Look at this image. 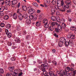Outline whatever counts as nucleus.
<instances>
[{"label": "nucleus", "mask_w": 76, "mask_h": 76, "mask_svg": "<svg viewBox=\"0 0 76 76\" xmlns=\"http://www.w3.org/2000/svg\"><path fill=\"white\" fill-rule=\"evenodd\" d=\"M47 62V59H44L43 60V63L44 64L41 65L42 71H44V70H45V69H47L48 68V65Z\"/></svg>", "instance_id": "obj_1"}, {"label": "nucleus", "mask_w": 76, "mask_h": 76, "mask_svg": "<svg viewBox=\"0 0 76 76\" xmlns=\"http://www.w3.org/2000/svg\"><path fill=\"white\" fill-rule=\"evenodd\" d=\"M28 12L29 15H32L34 13V9L33 8H31L28 11Z\"/></svg>", "instance_id": "obj_2"}, {"label": "nucleus", "mask_w": 76, "mask_h": 76, "mask_svg": "<svg viewBox=\"0 0 76 76\" xmlns=\"http://www.w3.org/2000/svg\"><path fill=\"white\" fill-rule=\"evenodd\" d=\"M60 42H62V43H64V42H66V39L65 38L63 37H61L60 39Z\"/></svg>", "instance_id": "obj_3"}, {"label": "nucleus", "mask_w": 76, "mask_h": 76, "mask_svg": "<svg viewBox=\"0 0 76 76\" xmlns=\"http://www.w3.org/2000/svg\"><path fill=\"white\" fill-rule=\"evenodd\" d=\"M23 18H24L25 19H27L28 18V15H27V13L26 12H24L23 14Z\"/></svg>", "instance_id": "obj_4"}, {"label": "nucleus", "mask_w": 76, "mask_h": 76, "mask_svg": "<svg viewBox=\"0 0 76 76\" xmlns=\"http://www.w3.org/2000/svg\"><path fill=\"white\" fill-rule=\"evenodd\" d=\"M66 4H70L72 3V1L70 0H66L65 1Z\"/></svg>", "instance_id": "obj_5"}, {"label": "nucleus", "mask_w": 76, "mask_h": 76, "mask_svg": "<svg viewBox=\"0 0 76 76\" xmlns=\"http://www.w3.org/2000/svg\"><path fill=\"white\" fill-rule=\"evenodd\" d=\"M18 17L19 19L20 20H22L23 18V14H19Z\"/></svg>", "instance_id": "obj_6"}, {"label": "nucleus", "mask_w": 76, "mask_h": 76, "mask_svg": "<svg viewBox=\"0 0 76 76\" xmlns=\"http://www.w3.org/2000/svg\"><path fill=\"white\" fill-rule=\"evenodd\" d=\"M26 23L29 25V24H31V21L29 19H26Z\"/></svg>", "instance_id": "obj_7"}, {"label": "nucleus", "mask_w": 76, "mask_h": 76, "mask_svg": "<svg viewBox=\"0 0 76 76\" xmlns=\"http://www.w3.org/2000/svg\"><path fill=\"white\" fill-rule=\"evenodd\" d=\"M22 7L23 8V9L26 12V10H27V7L25 5H23L22 6Z\"/></svg>", "instance_id": "obj_8"}, {"label": "nucleus", "mask_w": 76, "mask_h": 76, "mask_svg": "<svg viewBox=\"0 0 76 76\" xmlns=\"http://www.w3.org/2000/svg\"><path fill=\"white\" fill-rule=\"evenodd\" d=\"M41 24V23L40 21H37L36 23V25L37 26H39Z\"/></svg>", "instance_id": "obj_9"}, {"label": "nucleus", "mask_w": 76, "mask_h": 76, "mask_svg": "<svg viewBox=\"0 0 76 76\" xmlns=\"http://www.w3.org/2000/svg\"><path fill=\"white\" fill-rule=\"evenodd\" d=\"M18 18V15L15 13L13 15V18L14 19H16Z\"/></svg>", "instance_id": "obj_10"}, {"label": "nucleus", "mask_w": 76, "mask_h": 76, "mask_svg": "<svg viewBox=\"0 0 76 76\" xmlns=\"http://www.w3.org/2000/svg\"><path fill=\"white\" fill-rule=\"evenodd\" d=\"M21 10L22 9H21L20 8L18 9L17 10V13H18V14H20V13H21L20 12H22Z\"/></svg>", "instance_id": "obj_11"}, {"label": "nucleus", "mask_w": 76, "mask_h": 76, "mask_svg": "<svg viewBox=\"0 0 76 76\" xmlns=\"http://www.w3.org/2000/svg\"><path fill=\"white\" fill-rule=\"evenodd\" d=\"M43 23H48V21L47 18H45L43 21Z\"/></svg>", "instance_id": "obj_12"}, {"label": "nucleus", "mask_w": 76, "mask_h": 76, "mask_svg": "<svg viewBox=\"0 0 76 76\" xmlns=\"http://www.w3.org/2000/svg\"><path fill=\"white\" fill-rule=\"evenodd\" d=\"M70 4H66V6H64V8L68 9L70 7Z\"/></svg>", "instance_id": "obj_13"}, {"label": "nucleus", "mask_w": 76, "mask_h": 76, "mask_svg": "<svg viewBox=\"0 0 76 76\" xmlns=\"http://www.w3.org/2000/svg\"><path fill=\"white\" fill-rule=\"evenodd\" d=\"M54 27H53V26H50L48 28V29H49V30H50L51 31H53L54 30Z\"/></svg>", "instance_id": "obj_14"}, {"label": "nucleus", "mask_w": 76, "mask_h": 76, "mask_svg": "<svg viewBox=\"0 0 76 76\" xmlns=\"http://www.w3.org/2000/svg\"><path fill=\"white\" fill-rule=\"evenodd\" d=\"M17 2L18 1L16 0H13L12 1V5H15V4H17Z\"/></svg>", "instance_id": "obj_15"}, {"label": "nucleus", "mask_w": 76, "mask_h": 76, "mask_svg": "<svg viewBox=\"0 0 76 76\" xmlns=\"http://www.w3.org/2000/svg\"><path fill=\"white\" fill-rule=\"evenodd\" d=\"M51 19L53 21H56L57 19H56V17L54 16H52L51 17Z\"/></svg>", "instance_id": "obj_16"}, {"label": "nucleus", "mask_w": 76, "mask_h": 76, "mask_svg": "<svg viewBox=\"0 0 76 76\" xmlns=\"http://www.w3.org/2000/svg\"><path fill=\"white\" fill-rule=\"evenodd\" d=\"M4 10V7H2L0 8V12H3Z\"/></svg>", "instance_id": "obj_17"}, {"label": "nucleus", "mask_w": 76, "mask_h": 76, "mask_svg": "<svg viewBox=\"0 0 76 76\" xmlns=\"http://www.w3.org/2000/svg\"><path fill=\"white\" fill-rule=\"evenodd\" d=\"M10 0H7L5 1V3L6 5H9V4H10Z\"/></svg>", "instance_id": "obj_18"}, {"label": "nucleus", "mask_w": 76, "mask_h": 76, "mask_svg": "<svg viewBox=\"0 0 76 76\" xmlns=\"http://www.w3.org/2000/svg\"><path fill=\"white\" fill-rule=\"evenodd\" d=\"M8 69L10 71H13L14 70V68L13 67H10Z\"/></svg>", "instance_id": "obj_19"}, {"label": "nucleus", "mask_w": 76, "mask_h": 76, "mask_svg": "<svg viewBox=\"0 0 76 76\" xmlns=\"http://www.w3.org/2000/svg\"><path fill=\"white\" fill-rule=\"evenodd\" d=\"M9 16L7 15H5L4 16V19L5 20H7L9 18Z\"/></svg>", "instance_id": "obj_20"}, {"label": "nucleus", "mask_w": 76, "mask_h": 76, "mask_svg": "<svg viewBox=\"0 0 76 76\" xmlns=\"http://www.w3.org/2000/svg\"><path fill=\"white\" fill-rule=\"evenodd\" d=\"M15 41L16 42H18V43H20V40L19 39L16 38L15 39Z\"/></svg>", "instance_id": "obj_21"}, {"label": "nucleus", "mask_w": 76, "mask_h": 76, "mask_svg": "<svg viewBox=\"0 0 76 76\" xmlns=\"http://www.w3.org/2000/svg\"><path fill=\"white\" fill-rule=\"evenodd\" d=\"M11 27V25L9 24H7L6 25V27L8 29H10Z\"/></svg>", "instance_id": "obj_22"}, {"label": "nucleus", "mask_w": 76, "mask_h": 76, "mask_svg": "<svg viewBox=\"0 0 76 76\" xmlns=\"http://www.w3.org/2000/svg\"><path fill=\"white\" fill-rule=\"evenodd\" d=\"M32 4L34 6L37 7H38V4L37 3L35 2H34L32 3Z\"/></svg>", "instance_id": "obj_23"}, {"label": "nucleus", "mask_w": 76, "mask_h": 76, "mask_svg": "<svg viewBox=\"0 0 76 76\" xmlns=\"http://www.w3.org/2000/svg\"><path fill=\"white\" fill-rule=\"evenodd\" d=\"M20 26H19V25H17L16 28L17 30H18V31H20Z\"/></svg>", "instance_id": "obj_24"}, {"label": "nucleus", "mask_w": 76, "mask_h": 76, "mask_svg": "<svg viewBox=\"0 0 76 76\" xmlns=\"http://www.w3.org/2000/svg\"><path fill=\"white\" fill-rule=\"evenodd\" d=\"M12 33L10 32L8 33V34L7 35V37L9 38H11L12 37Z\"/></svg>", "instance_id": "obj_25"}, {"label": "nucleus", "mask_w": 76, "mask_h": 76, "mask_svg": "<svg viewBox=\"0 0 76 76\" xmlns=\"http://www.w3.org/2000/svg\"><path fill=\"white\" fill-rule=\"evenodd\" d=\"M11 75H12V76H16V75H17V73L16 72H12L11 73Z\"/></svg>", "instance_id": "obj_26"}, {"label": "nucleus", "mask_w": 76, "mask_h": 76, "mask_svg": "<svg viewBox=\"0 0 76 76\" xmlns=\"http://www.w3.org/2000/svg\"><path fill=\"white\" fill-rule=\"evenodd\" d=\"M70 29L72 31H75L76 29V28L75 26H72L70 28Z\"/></svg>", "instance_id": "obj_27"}, {"label": "nucleus", "mask_w": 76, "mask_h": 76, "mask_svg": "<svg viewBox=\"0 0 76 76\" xmlns=\"http://www.w3.org/2000/svg\"><path fill=\"white\" fill-rule=\"evenodd\" d=\"M49 75L50 76H54V73H53L52 71H50L49 73Z\"/></svg>", "instance_id": "obj_28"}, {"label": "nucleus", "mask_w": 76, "mask_h": 76, "mask_svg": "<svg viewBox=\"0 0 76 76\" xmlns=\"http://www.w3.org/2000/svg\"><path fill=\"white\" fill-rule=\"evenodd\" d=\"M61 6H62L63 7H64V1L63 0L61 1Z\"/></svg>", "instance_id": "obj_29"}, {"label": "nucleus", "mask_w": 76, "mask_h": 76, "mask_svg": "<svg viewBox=\"0 0 76 76\" xmlns=\"http://www.w3.org/2000/svg\"><path fill=\"white\" fill-rule=\"evenodd\" d=\"M44 26L45 28H48V26H49L48 24V23H46L45 24H44Z\"/></svg>", "instance_id": "obj_30"}, {"label": "nucleus", "mask_w": 76, "mask_h": 76, "mask_svg": "<svg viewBox=\"0 0 76 76\" xmlns=\"http://www.w3.org/2000/svg\"><path fill=\"white\" fill-rule=\"evenodd\" d=\"M70 70V68L69 67H67L65 69V70L67 72H69Z\"/></svg>", "instance_id": "obj_31"}, {"label": "nucleus", "mask_w": 76, "mask_h": 76, "mask_svg": "<svg viewBox=\"0 0 76 76\" xmlns=\"http://www.w3.org/2000/svg\"><path fill=\"white\" fill-rule=\"evenodd\" d=\"M62 72L64 75H65L66 76V75H67V72H66V71H63Z\"/></svg>", "instance_id": "obj_32"}, {"label": "nucleus", "mask_w": 76, "mask_h": 76, "mask_svg": "<svg viewBox=\"0 0 76 76\" xmlns=\"http://www.w3.org/2000/svg\"><path fill=\"white\" fill-rule=\"evenodd\" d=\"M63 43L62 42H59L58 43L59 47H62V45H63Z\"/></svg>", "instance_id": "obj_33"}, {"label": "nucleus", "mask_w": 76, "mask_h": 76, "mask_svg": "<svg viewBox=\"0 0 76 76\" xmlns=\"http://www.w3.org/2000/svg\"><path fill=\"white\" fill-rule=\"evenodd\" d=\"M58 29L60 31H61V30H62V27H61V25L58 26Z\"/></svg>", "instance_id": "obj_34"}, {"label": "nucleus", "mask_w": 76, "mask_h": 76, "mask_svg": "<svg viewBox=\"0 0 76 76\" xmlns=\"http://www.w3.org/2000/svg\"><path fill=\"white\" fill-rule=\"evenodd\" d=\"M56 23L54 22H52L51 23L52 26L54 27H55V25H56Z\"/></svg>", "instance_id": "obj_35"}, {"label": "nucleus", "mask_w": 76, "mask_h": 76, "mask_svg": "<svg viewBox=\"0 0 76 76\" xmlns=\"http://www.w3.org/2000/svg\"><path fill=\"white\" fill-rule=\"evenodd\" d=\"M4 1L3 0L0 1V4H1V5H3V4H4Z\"/></svg>", "instance_id": "obj_36"}, {"label": "nucleus", "mask_w": 76, "mask_h": 76, "mask_svg": "<svg viewBox=\"0 0 76 76\" xmlns=\"http://www.w3.org/2000/svg\"><path fill=\"white\" fill-rule=\"evenodd\" d=\"M62 28H66V24L64 23H62Z\"/></svg>", "instance_id": "obj_37"}, {"label": "nucleus", "mask_w": 76, "mask_h": 76, "mask_svg": "<svg viewBox=\"0 0 76 76\" xmlns=\"http://www.w3.org/2000/svg\"><path fill=\"white\" fill-rule=\"evenodd\" d=\"M60 22L61 23H64V22H65V20L64 19L62 18L61 19V20Z\"/></svg>", "instance_id": "obj_38"}, {"label": "nucleus", "mask_w": 76, "mask_h": 76, "mask_svg": "<svg viewBox=\"0 0 76 76\" xmlns=\"http://www.w3.org/2000/svg\"><path fill=\"white\" fill-rule=\"evenodd\" d=\"M4 73V71L2 69H0V73L2 74Z\"/></svg>", "instance_id": "obj_39"}, {"label": "nucleus", "mask_w": 76, "mask_h": 76, "mask_svg": "<svg viewBox=\"0 0 76 76\" xmlns=\"http://www.w3.org/2000/svg\"><path fill=\"white\" fill-rule=\"evenodd\" d=\"M75 38V35H71V39H74Z\"/></svg>", "instance_id": "obj_40"}, {"label": "nucleus", "mask_w": 76, "mask_h": 76, "mask_svg": "<svg viewBox=\"0 0 76 76\" xmlns=\"http://www.w3.org/2000/svg\"><path fill=\"white\" fill-rule=\"evenodd\" d=\"M52 63H53V64L55 65V66H56L57 65V62L55 61H52Z\"/></svg>", "instance_id": "obj_41"}, {"label": "nucleus", "mask_w": 76, "mask_h": 76, "mask_svg": "<svg viewBox=\"0 0 76 76\" xmlns=\"http://www.w3.org/2000/svg\"><path fill=\"white\" fill-rule=\"evenodd\" d=\"M55 31L56 32L58 33V32H59V29H58L57 28H55Z\"/></svg>", "instance_id": "obj_42"}, {"label": "nucleus", "mask_w": 76, "mask_h": 76, "mask_svg": "<svg viewBox=\"0 0 76 76\" xmlns=\"http://www.w3.org/2000/svg\"><path fill=\"white\" fill-rule=\"evenodd\" d=\"M65 45H66L67 46H68L69 45V41H67L65 43Z\"/></svg>", "instance_id": "obj_43"}, {"label": "nucleus", "mask_w": 76, "mask_h": 76, "mask_svg": "<svg viewBox=\"0 0 76 76\" xmlns=\"http://www.w3.org/2000/svg\"><path fill=\"white\" fill-rule=\"evenodd\" d=\"M51 10L52 12H56L55 8H52Z\"/></svg>", "instance_id": "obj_44"}, {"label": "nucleus", "mask_w": 76, "mask_h": 76, "mask_svg": "<svg viewBox=\"0 0 76 76\" xmlns=\"http://www.w3.org/2000/svg\"><path fill=\"white\" fill-rule=\"evenodd\" d=\"M43 73L44 75H47V72L46 71H44V70H43Z\"/></svg>", "instance_id": "obj_45"}, {"label": "nucleus", "mask_w": 76, "mask_h": 76, "mask_svg": "<svg viewBox=\"0 0 76 76\" xmlns=\"http://www.w3.org/2000/svg\"><path fill=\"white\" fill-rule=\"evenodd\" d=\"M1 26L2 28L4 26V23H1Z\"/></svg>", "instance_id": "obj_46"}, {"label": "nucleus", "mask_w": 76, "mask_h": 76, "mask_svg": "<svg viewBox=\"0 0 76 76\" xmlns=\"http://www.w3.org/2000/svg\"><path fill=\"white\" fill-rule=\"evenodd\" d=\"M57 22H60L61 20L60 18V17H58V18L57 19Z\"/></svg>", "instance_id": "obj_47"}, {"label": "nucleus", "mask_w": 76, "mask_h": 76, "mask_svg": "<svg viewBox=\"0 0 76 76\" xmlns=\"http://www.w3.org/2000/svg\"><path fill=\"white\" fill-rule=\"evenodd\" d=\"M72 42H73V41L72 40H69L68 41V42L69 44H72Z\"/></svg>", "instance_id": "obj_48"}, {"label": "nucleus", "mask_w": 76, "mask_h": 76, "mask_svg": "<svg viewBox=\"0 0 76 76\" xmlns=\"http://www.w3.org/2000/svg\"><path fill=\"white\" fill-rule=\"evenodd\" d=\"M61 3V1L60 0H58L57 1V4L58 5L59 4H60Z\"/></svg>", "instance_id": "obj_49"}, {"label": "nucleus", "mask_w": 76, "mask_h": 76, "mask_svg": "<svg viewBox=\"0 0 76 76\" xmlns=\"http://www.w3.org/2000/svg\"><path fill=\"white\" fill-rule=\"evenodd\" d=\"M29 18L30 19H33V18H34V17H33V16L32 15H31L29 16Z\"/></svg>", "instance_id": "obj_50"}, {"label": "nucleus", "mask_w": 76, "mask_h": 76, "mask_svg": "<svg viewBox=\"0 0 76 76\" xmlns=\"http://www.w3.org/2000/svg\"><path fill=\"white\" fill-rule=\"evenodd\" d=\"M5 31L6 34H8V33L9 32V30L8 29H5Z\"/></svg>", "instance_id": "obj_51"}, {"label": "nucleus", "mask_w": 76, "mask_h": 76, "mask_svg": "<svg viewBox=\"0 0 76 76\" xmlns=\"http://www.w3.org/2000/svg\"><path fill=\"white\" fill-rule=\"evenodd\" d=\"M37 61L39 64H41V63H42V61L41 60H38Z\"/></svg>", "instance_id": "obj_52"}, {"label": "nucleus", "mask_w": 76, "mask_h": 76, "mask_svg": "<svg viewBox=\"0 0 76 76\" xmlns=\"http://www.w3.org/2000/svg\"><path fill=\"white\" fill-rule=\"evenodd\" d=\"M15 59H16V58L13 57L12 58H11V60L12 61H15Z\"/></svg>", "instance_id": "obj_53"}, {"label": "nucleus", "mask_w": 76, "mask_h": 76, "mask_svg": "<svg viewBox=\"0 0 76 76\" xmlns=\"http://www.w3.org/2000/svg\"><path fill=\"white\" fill-rule=\"evenodd\" d=\"M20 3H18V5H17L18 8H19V7H20Z\"/></svg>", "instance_id": "obj_54"}, {"label": "nucleus", "mask_w": 76, "mask_h": 76, "mask_svg": "<svg viewBox=\"0 0 76 76\" xmlns=\"http://www.w3.org/2000/svg\"><path fill=\"white\" fill-rule=\"evenodd\" d=\"M73 72L74 74H73V75L75 76V74H76V70L74 71H73Z\"/></svg>", "instance_id": "obj_55"}, {"label": "nucleus", "mask_w": 76, "mask_h": 76, "mask_svg": "<svg viewBox=\"0 0 76 76\" xmlns=\"http://www.w3.org/2000/svg\"><path fill=\"white\" fill-rule=\"evenodd\" d=\"M0 16H4V13L0 12Z\"/></svg>", "instance_id": "obj_56"}, {"label": "nucleus", "mask_w": 76, "mask_h": 76, "mask_svg": "<svg viewBox=\"0 0 76 76\" xmlns=\"http://www.w3.org/2000/svg\"><path fill=\"white\" fill-rule=\"evenodd\" d=\"M23 34L24 35H26V31H23Z\"/></svg>", "instance_id": "obj_57"}, {"label": "nucleus", "mask_w": 76, "mask_h": 76, "mask_svg": "<svg viewBox=\"0 0 76 76\" xmlns=\"http://www.w3.org/2000/svg\"><path fill=\"white\" fill-rule=\"evenodd\" d=\"M56 15H60V12H57L56 13Z\"/></svg>", "instance_id": "obj_58"}, {"label": "nucleus", "mask_w": 76, "mask_h": 76, "mask_svg": "<svg viewBox=\"0 0 76 76\" xmlns=\"http://www.w3.org/2000/svg\"><path fill=\"white\" fill-rule=\"evenodd\" d=\"M67 38H71V35L69 34V35H68L67 36Z\"/></svg>", "instance_id": "obj_59"}, {"label": "nucleus", "mask_w": 76, "mask_h": 76, "mask_svg": "<svg viewBox=\"0 0 76 76\" xmlns=\"http://www.w3.org/2000/svg\"><path fill=\"white\" fill-rule=\"evenodd\" d=\"M52 53H56V50L55 49H53L52 50Z\"/></svg>", "instance_id": "obj_60"}, {"label": "nucleus", "mask_w": 76, "mask_h": 76, "mask_svg": "<svg viewBox=\"0 0 76 76\" xmlns=\"http://www.w3.org/2000/svg\"><path fill=\"white\" fill-rule=\"evenodd\" d=\"M4 7V9H5V10H8V9H9L8 8V7Z\"/></svg>", "instance_id": "obj_61"}, {"label": "nucleus", "mask_w": 76, "mask_h": 76, "mask_svg": "<svg viewBox=\"0 0 76 76\" xmlns=\"http://www.w3.org/2000/svg\"><path fill=\"white\" fill-rule=\"evenodd\" d=\"M73 3L76 5V0H73Z\"/></svg>", "instance_id": "obj_62"}, {"label": "nucleus", "mask_w": 76, "mask_h": 76, "mask_svg": "<svg viewBox=\"0 0 76 76\" xmlns=\"http://www.w3.org/2000/svg\"><path fill=\"white\" fill-rule=\"evenodd\" d=\"M8 45H9L10 46V45H12V43L11 42H8Z\"/></svg>", "instance_id": "obj_63"}, {"label": "nucleus", "mask_w": 76, "mask_h": 76, "mask_svg": "<svg viewBox=\"0 0 76 76\" xmlns=\"http://www.w3.org/2000/svg\"><path fill=\"white\" fill-rule=\"evenodd\" d=\"M30 35H28L26 36V39H27L28 38H29L30 37Z\"/></svg>", "instance_id": "obj_64"}]
</instances>
